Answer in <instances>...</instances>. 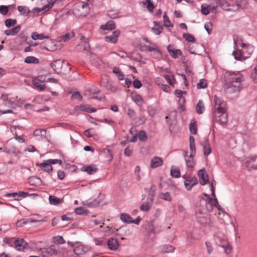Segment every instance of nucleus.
Returning <instances> with one entry per match:
<instances>
[{
  "mask_svg": "<svg viewBox=\"0 0 257 257\" xmlns=\"http://www.w3.org/2000/svg\"><path fill=\"white\" fill-rule=\"evenodd\" d=\"M37 221L36 220H32L31 219H29L28 220H26L25 219H22L20 220H18L17 222V225L19 227H22L23 225L27 224L28 222H34Z\"/></svg>",
  "mask_w": 257,
  "mask_h": 257,
  "instance_id": "obj_40",
  "label": "nucleus"
},
{
  "mask_svg": "<svg viewBox=\"0 0 257 257\" xmlns=\"http://www.w3.org/2000/svg\"><path fill=\"white\" fill-rule=\"evenodd\" d=\"M204 196L206 197L205 201V207L208 212H211L213 210L214 207L215 205V202H216V198L212 199L208 195L204 194Z\"/></svg>",
  "mask_w": 257,
  "mask_h": 257,
  "instance_id": "obj_9",
  "label": "nucleus"
},
{
  "mask_svg": "<svg viewBox=\"0 0 257 257\" xmlns=\"http://www.w3.org/2000/svg\"><path fill=\"white\" fill-rule=\"evenodd\" d=\"M64 64V61H62L61 60H57L51 63V66L53 70L56 73L60 74L63 73L62 68Z\"/></svg>",
  "mask_w": 257,
  "mask_h": 257,
  "instance_id": "obj_8",
  "label": "nucleus"
},
{
  "mask_svg": "<svg viewBox=\"0 0 257 257\" xmlns=\"http://www.w3.org/2000/svg\"><path fill=\"white\" fill-rule=\"evenodd\" d=\"M163 77L170 85H173V81L175 80L173 76L164 75Z\"/></svg>",
  "mask_w": 257,
  "mask_h": 257,
  "instance_id": "obj_56",
  "label": "nucleus"
},
{
  "mask_svg": "<svg viewBox=\"0 0 257 257\" xmlns=\"http://www.w3.org/2000/svg\"><path fill=\"white\" fill-rule=\"evenodd\" d=\"M119 35L120 31L117 30L113 31L111 35L105 36L104 39L106 42L115 44L117 42L118 37Z\"/></svg>",
  "mask_w": 257,
  "mask_h": 257,
  "instance_id": "obj_10",
  "label": "nucleus"
},
{
  "mask_svg": "<svg viewBox=\"0 0 257 257\" xmlns=\"http://www.w3.org/2000/svg\"><path fill=\"white\" fill-rule=\"evenodd\" d=\"M163 19L164 25L167 27H173V24L171 23L168 17L166 15V12H165L163 15Z\"/></svg>",
  "mask_w": 257,
  "mask_h": 257,
  "instance_id": "obj_43",
  "label": "nucleus"
},
{
  "mask_svg": "<svg viewBox=\"0 0 257 257\" xmlns=\"http://www.w3.org/2000/svg\"><path fill=\"white\" fill-rule=\"evenodd\" d=\"M214 106L212 109L213 121L221 125H224L228 121V115L226 112V102L216 95L213 99Z\"/></svg>",
  "mask_w": 257,
  "mask_h": 257,
  "instance_id": "obj_1",
  "label": "nucleus"
},
{
  "mask_svg": "<svg viewBox=\"0 0 257 257\" xmlns=\"http://www.w3.org/2000/svg\"><path fill=\"white\" fill-rule=\"evenodd\" d=\"M198 221L201 224H206L208 223V215L203 213L200 210L197 211L196 212Z\"/></svg>",
  "mask_w": 257,
  "mask_h": 257,
  "instance_id": "obj_13",
  "label": "nucleus"
},
{
  "mask_svg": "<svg viewBox=\"0 0 257 257\" xmlns=\"http://www.w3.org/2000/svg\"><path fill=\"white\" fill-rule=\"evenodd\" d=\"M172 47L173 46L171 45H169L167 47V50L172 57L176 59L179 56L182 55V53L180 49H173Z\"/></svg>",
  "mask_w": 257,
  "mask_h": 257,
  "instance_id": "obj_15",
  "label": "nucleus"
},
{
  "mask_svg": "<svg viewBox=\"0 0 257 257\" xmlns=\"http://www.w3.org/2000/svg\"><path fill=\"white\" fill-rule=\"evenodd\" d=\"M53 240L55 243L58 244H62L65 243V240L61 236H55L53 238Z\"/></svg>",
  "mask_w": 257,
  "mask_h": 257,
  "instance_id": "obj_55",
  "label": "nucleus"
},
{
  "mask_svg": "<svg viewBox=\"0 0 257 257\" xmlns=\"http://www.w3.org/2000/svg\"><path fill=\"white\" fill-rule=\"evenodd\" d=\"M215 243L220 246H224L228 242L225 235L221 232H217L214 236Z\"/></svg>",
  "mask_w": 257,
  "mask_h": 257,
  "instance_id": "obj_7",
  "label": "nucleus"
},
{
  "mask_svg": "<svg viewBox=\"0 0 257 257\" xmlns=\"http://www.w3.org/2000/svg\"><path fill=\"white\" fill-rule=\"evenodd\" d=\"M138 137L140 141L142 142L145 141L147 140L148 137L145 131H141L139 132Z\"/></svg>",
  "mask_w": 257,
  "mask_h": 257,
  "instance_id": "obj_52",
  "label": "nucleus"
},
{
  "mask_svg": "<svg viewBox=\"0 0 257 257\" xmlns=\"http://www.w3.org/2000/svg\"><path fill=\"white\" fill-rule=\"evenodd\" d=\"M235 4L237 7L235 10H238L239 9H245L246 7L247 3L246 0H236Z\"/></svg>",
  "mask_w": 257,
  "mask_h": 257,
  "instance_id": "obj_34",
  "label": "nucleus"
},
{
  "mask_svg": "<svg viewBox=\"0 0 257 257\" xmlns=\"http://www.w3.org/2000/svg\"><path fill=\"white\" fill-rule=\"evenodd\" d=\"M225 77L228 89H230L233 92L240 91L241 82L243 80V77L240 72H228Z\"/></svg>",
  "mask_w": 257,
  "mask_h": 257,
  "instance_id": "obj_2",
  "label": "nucleus"
},
{
  "mask_svg": "<svg viewBox=\"0 0 257 257\" xmlns=\"http://www.w3.org/2000/svg\"><path fill=\"white\" fill-rule=\"evenodd\" d=\"M6 196H7L8 197H13L15 198V199L16 200H18V201L22 200V197L21 196L20 191L19 192L7 193L6 195Z\"/></svg>",
  "mask_w": 257,
  "mask_h": 257,
  "instance_id": "obj_42",
  "label": "nucleus"
},
{
  "mask_svg": "<svg viewBox=\"0 0 257 257\" xmlns=\"http://www.w3.org/2000/svg\"><path fill=\"white\" fill-rule=\"evenodd\" d=\"M107 245L109 249L115 250L119 246V242L116 238L111 237L108 239Z\"/></svg>",
  "mask_w": 257,
  "mask_h": 257,
  "instance_id": "obj_16",
  "label": "nucleus"
},
{
  "mask_svg": "<svg viewBox=\"0 0 257 257\" xmlns=\"http://www.w3.org/2000/svg\"><path fill=\"white\" fill-rule=\"evenodd\" d=\"M45 77L43 75H39L33 79V84L35 88L39 91H44L46 87L44 83Z\"/></svg>",
  "mask_w": 257,
  "mask_h": 257,
  "instance_id": "obj_5",
  "label": "nucleus"
},
{
  "mask_svg": "<svg viewBox=\"0 0 257 257\" xmlns=\"http://www.w3.org/2000/svg\"><path fill=\"white\" fill-rule=\"evenodd\" d=\"M42 250L43 253L48 256L56 255L57 253V250L56 249L55 245H51L48 248H44Z\"/></svg>",
  "mask_w": 257,
  "mask_h": 257,
  "instance_id": "obj_18",
  "label": "nucleus"
},
{
  "mask_svg": "<svg viewBox=\"0 0 257 257\" xmlns=\"http://www.w3.org/2000/svg\"><path fill=\"white\" fill-rule=\"evenodd\" d=\"M100 28L104 30H113L115 28V23L114 21L110 20L108 21L105 25H101Z\"/></svg>",
  "mask_w": 257,
  "mask_h": 257,
  "instance_id": "obj_23",
  "label": "nucleus"
},
{
  "mask_svg": "<svg viewBox=\"0 0 257 257\" xmlns=\"http://www.w3.org/2000/svg\"><path fill=\"white\" fill-rule=\"evenodd\" d=\"M17 24L16 19H8L5 21V26L7 28H10L12 26H15Z\"/></svg>",
  "mask_w": 257,
  "mask_h": 257,
  "instance_id": "obj_44",
  "label": "nucleus"
},
{
  "mask_svg": "<svg viewBox=\"0 0 257 257\" xmlns=\"http://www.w3.org/2000/svg\"><path fill=\"white\" fill-rule=\"evenodd\" d=\"M196 112L199 114H202L205 110V107L203 101L202 100H199L196 107Z\"/></svg>",
  "mask_w": 257,
  "mask_h": 257,
  "instance_id": "obj_31",
  "label": "nucleus"
},
{
  "mask_svg": "<svg viewBox=\"0 0 257 257\" xmlns=\"http://www.w3.org/2000/svg\"><path fill=\"white\" fill-rule=\"evenodd\" d=\"M244 165L248 171L257 169V156L245 158L244 161Z\"/></svg>",
  "mask_w": 257,
  "mask_h": 257,
  "instance_id": "obj_6",
  "label": "nucleus"
},
{
  "mask_svg": "<svg viewBox=\"0 0 257 257\" xmlns=\"http://www.w3.org/2000/svg\"><path fill=\"white\" fill-rule=\"evenodd\" d=\"M46 134V131L44 129H37L34 132L35 136H44Z\"/></svg>",
  "mask_w": 257,
  "mask_h": 257,
  "instance_id": "obj_58",
  "label": "nucleus"
},
{
  "mask_svg": "<svg viewBox=\"0 0 257 257\" xmlns=\"http://www.w3.org/2000/svg\"><path fill=\"white\" fill-rule=\"evenodd\" d=\"M184 183L185 188L189 191L198 183V180L196 177H192L188 180H184Z\"/></svg>",
  "mask_w": 257,
  "mask_h": 257,
  "instance_id": "obj_12",
  "label": "nucleus"
},
{
  "mask_svg": "<svg viewBox=\"0 0 257 257\" xmlns=\"http://www.w3.org/2000/svg\"><path fill=\"white\" fill-rule=\"evenodd\" d=\"M154 26L152 28V31L155 34L157 35H160L163 29V26L159 23L156 21L154 22Z\"/></svg>",
  "mask_w": 257,
  "mask_h": 257,
  "instance_id": "obj_25",
  "label": "nucleus"
},
{
  "mask_svg": "<svg viewBox=\"0 0 257 257\" xmlns=\"http://www.w3.org/2000/svg\"><path fill=\"white\" fill-rule=\"evenodd\" d=\"M189 130L192 134L196 135L197 134V127L196 122H192L189 124Z\"/></svg>",
  "mask_w": 257,
  "mask_h": 257,
  "instance_id": "obj_49",
  "label": "nucleus"
},
{
  "mask_svg": "<svg viewBox=\"0 0 257 257\" xmlns=\"http://www.w3.org/2000/svg\"><path fill=\"white\" fill-rule=\"evenodd\" d=\"M49 202L51 204L58 205L61 202V200L54 196L50 195L49 197Z\"/></svg>",
  "mask_w": 257,
  "mask_h": 257,
  "instance_id": "obj_37",
  "label": "nucleus"
},
{
  "mask_svg": "<svg viewBox=\"0 0 257 257\" xmlns=\"http://www.w3.org/2000/svg\"><path fill=\"white\" fill-rule=\"evenodd\" d=\"M199 183L201 185H205L208 181V175L204 169H200L197 173Z\"/></svg>",
  "mask_w": 257,
  "mask_h": 257,
  "instance_id": "obj_11",
  "label": "nucleus"
},
{
  "mask_svg": "<svg viewBox=\"0 0 257 257\" xmlns=\"http://www.w3.org/2000/svg\"><path fill=\"white\" fill-rule=\"evenodd\" d=\"M156 186L154 184L152 185L150 188V193L148 196L146 201L145 203L140 206V210L141 211L147 212L150 210L152 207L154 197L155 196Z\"/></svg>",
  "mask_w": 257,
  "mask_h": 257,
  "instance_id": "obj_4",
  "label": "nucleus"
},
{
  "mask_svg": "<svg viewBox=\"0 0 257 257\" xmlns=\"http://www.w3.org/2000/svg\"><path fill=\"white\" fill-rule=\"evenodd\" d=\"M18 10L21 15L24 16H28L30 13L29 8L26 6H19L18 7Z\"/></svg>",
  "mask_w": 257,
  "mask_h": 257,
  "instance_id": "obj_38",
  "label": "nucleus"
},
{
  "mask_svg": "<svg viewBox=\"0 0 257 257\" xmlns=\"http://www.w3.org/2000/svg\"><path fill=\"white\" fill-rule=\"evenodd\" d=\"M251 78L255 83H257V64L255 65L251 73Z\"/></svg>",
  "mask_w": 257,
  "mask_h": 257,
  "instance_id": "obj_57",
  "label": "nucleus"
},
{
  "mask_svg": "<svg viewBox=\"0 0 257 257\" xmlns=\"http://www.w3.org/2000/svg\"><path fill=\"white\" fill-rule=\"evenodd\" d=\"M183 93H186V92L182 91V90L176 89L174 91V94L176 95V97L180 98V100L182 101V102L184 103L185 101V99L184 97H182V95Z\"/></svg>",
  "mask_w": 257,
  "mask_h": 257,
  "instance_id": "obj_54",
  "label": "nucleus"
},
{
  "mask_svg": "<svg viewBox=\"0 0 257 257\" xmlns=\"http://www.w3.org/2000/svg\"><path fill=\"white\" fill-rule=\"evenodd\" d=\"M21 27L18 25L11 29H8L5 31V34L7 36H15L20 31Z\"/></svg>",
  "mask_w": 257,
  "mask_h": 257,
  "instance_id": "obj_21",
  "label": "nucleus"
},
{
  "mask_svg": "<svg viewBox=\"0 0 257 257\" xmlns=\"http://www.w3.org/2000/svg\"><path fill=\"white\" fill-rule=\"evenodd\" d=\"M73 251L77 255H81L85 252L84 248L81 245L75 246L73 249Z\"/></svg>",
  "mask_w": 257,
  "mask_h": 257,
  "instance_id": "obj_45",
  "label": "nucleus"
},
{
  "mask_svg": "<svg viewBox=\"0 0 257 257\" xmlns=\"http://www.w3.org/2000/svg\"><path fill=\"white\" fill-rule=\"evenodd\" d=\"M113 73L117 76L119 80H123L124 79V75L118 67H114L113 69Z\"/></svg>",
  "mask_w": 257,
  "mask_h": 257,
  "instance_id": "obj_36",
  "label": "nucleus"
},
{
  "mask_svg": "<svg viewBox=\"0 0 257 257\" xmlns=\"http://www.w3.org/2000/svg\"><path fill=\"white\" fill-rule=\"evenodd\" d=\"M15 245L19 251L23 250L27 246V243L24 239H17L15 241Z\"/></svg>",
  "mask_w": 257,
  "mask_h": 257,
  "instance_id": "obj_17",
  "label": "nucleus"
},
{
  "mask_svg": "<svg viewBox=\"0 0 257 257\" xmlns=\"http://www.w3.org/2000/svg\"><path fill=\"white\" fill-rule=\"evenodd\" d=\"M205 245L207 248V252L209 254H210L213 249V247L211 244V243L209 241H206L205 242Z\"/></svg>",
  "mask_w": 257,
  "mask_h": 257,
  "instance_id": "obj_64",
  "label": "nucleus"
},
{
  "mask_svg": "<svg viewBox=\"0 0 257 257\" xmlns=\"http://www.w3.org/2000/svg\"><path fill=\"white\" fill-rule=\"evenodd\" d=\"M201 12L202 14L207 15L210 13V7L207 4L202 5L201 6Z\"/></svg>",
  "mask_w": 257,
  "mask_h": 257,
  "instance_id": "obj_46",
  "label": "nucleus"
},
{
  "mask_svg": "<svg viewBox=\"0 0 257 257\" xmlns=\"http://www.w3.org/2000/svg\"><path fill=\"white\" fill-rule=\"evenodd\" d=\"M28 182L31 185L38 186L41 185V179L37 176H31L28 178Z\"/></svg>",
  "mask_w": 257,
  "mask_h": 257,
  "instance_id": "obj_19",
  "label": "nucleus"
},
{
  "mask_svg": "<svg viewBox=\"0 0 257 257\" xmlns=\"http://www.w3.org/2000/svg\"><path fill=\"white\" fill-rule=\"evenodd\" d=\"M40 167L43 171L49 173H51L53 170L52 166L49 162H47V160L41 163Z\"/></svg>",
  "mask_w": 257,
  "mask_h": 257,
  "instance_id": "obj_24",
  "label": "nucleus"
},
{
  "mask_svg": "<svg viewBox=\"0 0 257 257\" xmlns=\"http://www.w3.org/2000/svg\"><path fill=\"white\" fill-rule=\"evenodd\" d=\"M72 100H81L82 99V96L78 92H74L71 97Z\"/></svg>",
  "mask_w": 257,
  "mask_h": 257,
  "instance_id": "obj_59",
  "label": "nucleus"
},
{
  "mask_svg": "<svg viewBox=\"0 0 257 257\" xmlns=\"http://www.w3.org/2000/svg\"><path fill=\"white\" fill-rule=\"evenodd\" d=\"M133 86L135 88L139 89L142 86L141 82L138 80L135 79L133 82Z\"/></svg>",
  "mask_w": 257,
  "mask_h": 257,
  "instance_id": "obj_63",
  "label": "nucleus"
},
{
  "mask_svg": "<svg viewBox=\"0 0 257 257\" xmlns=\"http://www.w3.org/2000/svg\"><path fill=\"white\" fill-rule=\"evenodd\" d=\"M241 49L238 52L236 51H233L232 55L235 60L242 61L249 57L250 54L253 51L252 47L248 44L241 43Z\"/></svg>",
  "mask_w": 257,
  "mask_h": 257,
  "instance_id": "obj_3",
  "label": "nucleus"
},
{
  "mask_svg": "<svg viewBox=\"0 0 257 257\" xmlns=\"http://www.w3.org/2000/svg\"><path fill=\"white\" fill-rule=\"evenodd\" d=\"M160 198L164 200L171 201L172 197L169 192L161 193L160 194Z\"/></svg>",
  "mask_w": 257,
  "mask_h": 257,
  "instance_id": "obj_47",
  "label": "nucleus"
},
{
  "mask_svg": "<svg viewBox=\"0 0 257 257\" xmlns=\"http://www.w3.org/2000/svg\"><path fill=\"white\" fill-rule=\"evenodd\" d=\"M103 85L106 89L112 92H114L117 90V87L113 84L112 82L108 79H106V80L103 82Z\"/></svg>",
  "mask_w": 257,
  "mask_h": 257,
  "instance_id": "obj_20",
  "label": "nucleus"
},
{
  "mask_svg": "<svg viewBox=\"0 0 257 257\" xmlns=\"http://www.w3.org/2000/svg\"><path fill=\"white\" fill-rule=\"evenodd\" d=\"M9 7L5 5L0 6V13L3 15H6L9 12Z\"/></svg>",
  "mask_w": 257,
  "mask_h": 257,
  "instance_id": "obj_60",
  "label": "nucleus"
},
{
  "mask_svg": "<svg viewBox=\"0 0 257 257\" xmlns=\"http://www.w3.org/2000/svg\"><path fill=\"white\" fill-rule=\"evenodd\" d=\"M187 155V152H184V153L183 154V156L185 158V161L186 165L188 168H193L195 165V163L194 162V159H189L187 158H186Z\"/></svg>",
  "mask_w": 257,
  "mask_h": 257,
  "instance_id": "obj_32",
  "label": "nucleus"
},
{
  "mask_svg": "<svg viewBox=\"0 0 257 257\" xmlns=\"http://www.w3.org/2000/svg\"><path fill=\"white\" fill-rule=\"evenodd\" d=\"M170 175L173 178H180L181 177V173L179 167L174 166H171L170 170Z\"/></svg>",
  "mask_w": 257,
  "mask_h": 257,
  "instance_id": "obj_22",
  "label": "nucleus"
},
{
  "mask_svg": "<svg viewBox=\"0 0 257 257\" xmlns=\"http://www.w3.org/2000/svg\"><path fill=\"white\" fill-rule=\"evenodd\" d=\"M54 2H49L47 5H44L42 8L41 10L44 11H47L50 9L54 5Z\"/></svg>",
  "mask_w": 257,
  "mask_h": 257,
  "instance_id": "obj_62",
  "label": "nucleus"
},
{
  "mask_svg": "<svg viewBox=\"0 0 257 257\" xmlns=\"http://www.w3.org/2000/svg\"><path fill=\"white\" fill-rule=\"evenodd\" d=\"M151 53L152 57L155 59H159L162 57V53L158 48Z\"/></svg>",
  "mask_w": 257,
  "mask_h": 257,
  "instance_id": "obj_53",
  "label": "nucleus"
},
{
  "mask_svg": "<svg viewBox=\"0 0 257 257\" xmlns=\"http://www.w3.org/2000/svg\"><path fill=\"white\" fill-rule=\"evenodd\" d=\"M207 87V83L204 79H201L199 80L197 84V87L198 89H204Z\"/></svg>",
  "mask_w": 257,
  "mask_h": 257,
  "instance_id": "obj_48",
  "label": "nucleus"
},
{
  "mask_svg": "<svg viewBox=\"0 0 257 257\" xmlns=\"http://www.w3.org/2000/svg\"><path fill=\"white\" fill-rule=\"evenodd\" d=\"M183 36L186 41L189 42H193L195 40L194 37L189 33H184Z\"/></svg>",
  "mask_w": 257,
  "mask_h": 257,
  "instance_id": "obj_51",
  "label": "nucleus"
},
{
  "mask_svg": "<svg viewBox=\"0 0 257 257\" xmlns=\"http://www.w3.org/2000/svg\"><path fill=\"white\" fill-rule=\"evenodd\" d=\"M83 168V170L86 172L89 175L93 174L96 173L98 170L97 168H96L95 166L93 165L84 166Z\"/></svg>",
  "mask_w": 257,
  "mask_h": 257,
  "instance_id": "obj_30",
  "label": "nucleus"
},
{
  "mask_svg": "<svg viewBox=\"0 0 257 257\" xmlns=\"http://www.w3.org/2000/svg\"><path fill=\"white\" fill-rule=\"evenodd\" d=\"M175 247L170 244H165L161 246V249L162 252H172L175 250Z\"/></svg>",
  "mask_w": 257,
  "mask_h": 257,
  "instance_id": "obj_33",
  "label": "nucleus"
},
{
  "mask_svg": "<svg viewBox=\"0 0 257 257\" xmlns=\"http://www.w3.org/2000/svg\"><path fill=\"white\" fill-rule=\"evenodd\" d=\"M163 164V160L159 157H154L151 161L150 167L152 168H156L162 166Z\"/></svg>",
  "mask_w": 257,
  "mask_h": 257,
  "instance_id": "obj_14",
  "label": "nucleus"
},
{
  "mask_svg": "<svg viewBox=\"0 0 257 257\" xmlns=\"http://www.w3.org/2000/svg\"><path fill=\"white\" fill-rule=\"evenodd\" d=\"M146 4H147V8L148 10L150 12H152L155 8V6L151 0H146V2L143 3L144 5H146Z\"/></svg>",
  "mask_w": 257,
  "mask_h": 257,
  "instance_id": "obj_50",
  "label": "nucleus"
},
{
  "mask_svg": "<svg viewBox=\"0 0 257 257\" xmlns=\"http://www.w3.org/2000/svg\"><path fill=\"white\" fill-rule=\"evenodd\" d=\"M31 37L34 40H43V39H47L49 38V36L48 35H46L44 33L38 34L37 32H33V33H32V35H31Z\"/></svg>",
  "mask_w": 257,
  "mask_h": 257,
  "instance_id": "obj_28",
  "label": "nucleus"
},
{
  "mask_svg": "<svg viewBox=\"0 0 257 257\" xmlns=\"http://www.w3.org/2000/svg\"><path fill=\"white\" fill-rule=\"evenodd\" d=\"M133 99L138 105H142L143 103V99L140 95H135Z\"/></svg>",
  "mask_w": 257,
  "mask_h": 257,
  "instance_id": "obj_61",
  "label": "nucleus"
},
{
  "mask_svg": "<svg viewBox=\"0 0 257 257\" xmlns=\"http://www.w3.org/2000/svg\"><path fill=\"white\" fill-rule=\"evenodd\" d=\"M75 36L74 32H71L70 33H66L65 35L60 36L58 39L59 41H63L64 42H67L70 39L73 38Z\"/></svg>",
  "mask_w": 257,
  "mask_h": 257,
  "instance_id": "obj_26",
  "label": "nucleus"
},
{
  "mask_svg": "<svg viewBox=\"0 0 257 257\" xmlns=\"http://www.w3.org/2000/svg\"><path fill=\"white\" fill-rule=\"evenodd\" d=\"M24 62L27 64H37L39 62V60L34 56H28L25 59Z\"/></svg>",
  "mask_w": 257,
  "mask_h": 257,
  "instance_id": "obj_35",
  "label": "nucleus"
},
{
  "mask_svg": "<svg viewBox=\"0 0 257 257\" xmlns=\"http://www.w3.org/2000/svg\"><path fill=\"white\" fill-rule=\"evenodd\" d=\"M75 212L78 215H87L88 213V211L84 207H80L75 209Z\"/></svg>",
  "mask_w": 257,
  "mask_h": 257,
  "instance_id": "obj_41",
  "label": "nucleus"
},
{
  "mask_svg": "<svg viewBox=\"0 0 257 257\" xmlns=\"http://www.w3.org/2000/svg\"><path fill=\"white\" fill-rule=\"evenodd\" d=\"M203 154L205 156H208L211 153V149L209 144L208 139H206L205 144L203 145Z\"/></svg>",
  "mask_w": 257,
  "mask_h": 257,
  "instance_id": "obj_27",
  "label": "nucleus"
},
{
  "mask_svg": "<svg viewBox=\"0 0 257 257\" xmlns=\"http://www.w3.org/2000/svg\"><path fill=\"white\" fill-rule=\"evenodd\" d=\"M120 220L125 223H132V217L126 213H121L120 215Z\"/></svg>",
  "mask_w": 257,
  "mask_h": 257,
  "instance_id": "obj_29",
  "label": "nucleus"
},
{
  "mask_svg": "<svg viewBox=\"0 0 257 257\" xmlns=\"http://www.w3.org/2000/svg\"><path fill=\"white\" fill-rule=\"evenodd\" d=\"M146 229L149 233L158 234L159 232L158 230H155V226L151 222L147 224Z\"/></svg>",
  "mask_w": 257,
  "mask_h": 257,
  "instance_id": "obj_39",
  "label": "nucleus"
}]
</instances>
